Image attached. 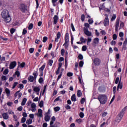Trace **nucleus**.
Listing matches in <instances>:
<instances>
[{
  "label": "nucleus",
  "mask_w": 127,
  "mask_h": 127,
  "mask_svg": "<svg viewBox=\"0 0 127 127\" xmlns=\"http://www.w3.org/2000/svg\"><path fill=\"white\" fill-rule=\"evenodd\" d=\"M1 16L5 23H9L11 21V17L9 15V12L6 9H4L1 12Z\"/></svg>",
  "instance_id": "f257e3e1"
},
{
  "label": "nucleus",
  "mask_w": 127,
  "mask_h": 127,
  "mask_svg": "<svg viewBox=\"0 0 127 127\" xmlns=\"http://www.w3.org/2000/svg\"><path fill=\"white\" fill-rule=\"evenodd\" d=\"M97 99L101 105H105L108 102V97L105 94L99 95Z\"/></svg>",
  "instance_id": "f03ea898"
},
{
  "label": "nucleus",
  "mask_w": 127,
  "mask_h": 127,
  "mask_svg": "<svg viewBox=\"0 0 127 127\" xmlns=\"http://www.w3.org/2000/svg\"><path fill=\"white\" fill-rule=\"evenodd\" d=\"M64 41L65 43L63 45L64 46H65V48H68V43H69V33L67 32L65 33V35L64 36Z\"/></svg>",
  "instance_id": "7ed1b4c3"
},
{
  "label": "nucleus",
  "mask_w": 127,
  "mask_h": 127,
  "mask_svg": "<svg viewBox=\"0 0 127 127\" xmlns=\"http://www.w3.org/2000/svg\"><path fill=\"white\" fill-rule=\"evenodd\" d=\"M19 9L23 13H24L27 10V6L23 3H21L19 6Z\"/></svg>",
  "instance_id": "20e7f679"
},
{
  "label": "nucleus",
  "mask_w": 127,
  "mask_h": 127,
  "mask_svg": "<svg viewBox=\"0 0 127 127\" xmlns=\"http://www.w3.org/2000/svg\"><path fill=\"white\" fill-rule=\"evenodd\" d=\"M127 106H126L120 112L119 114V117L120 118V119H119V122H121V121H122V119L124 118V115H125V112L127 111Z\"/></svg>",
  "instance_id": "39448f33"
},
{
  "label": "nucleus",
  "mask_w": 127,
  "mask_h": 127,
  "mask_svg": "<svg viewBox=\"0 0 127 127\" xmlns=\"http://www.w3.org/2000/svg\"><path fill=\"white\" fill-rule=\"evenodd\" d=\"M46 66V64L44 63L43 65L40 68H39V71L40 72V76L42 77L43 76V70L44 69H45V67Z\"/></svg>",
  "instance_id": "423d86ee"
},
{
  "label": "nucleus",
  "mask_w": 127,
  "mask_h": 127,
  "mask_svg": "<svg viewBox=\"0 0 127 127\" xmlns=\"http://www.w3.org/2000/svg\"><path fill=\"white\" fill-rule=\"evenodd\" d=\"M93 62L95 66H100L101 64V60L98 58L94 59Z\"/></svg>",
  "instance_id": "0eeeda50"
},
{
  "label": "nucleus",
  "mask_w": 127,
  "mask_h": 127,
  "mask_svg": "<svg viewBox=\"0 0 127 127\" xmlns=\"http://www.w3.org/2000/svg\"><path fill=\"white\" fill-rule=\"evenodd\" d=\"M83 32L87 36H91L92 35V33L89 31V30L87 28H83Z\"/></svg>",
  "instance_id": "6e6552de"
},
{
  "label": "nucleus",
  "mask_w": 127,
  "mask_h": 127,
  "mask_svg": "<svg viewBox=\"0 0 127 127\" xmlns=\"http://www.w3.org/2000/svg\"><path fill=\"white\" fill-rule=\"evenodd\" d=\"M16 62L13 61L10 63L9 64V69H14V67L16 66Z\"/></svg>",
  "instance_id": "1a4fd4ad"
},
{
  "label": "nucleus",
  "mask_w": 127,
  "mask_h": 127,
  "mask_svg": "<svg viewBox=\"0 0 127 127\" xmlns=\"http://www.w3.org/2000/svg\"><path fill=\"white\" fill-rule=\"evenodd\" d=\"M109 17L107 15L104 20V26H108L109 25Z\"/></svg>",
  "instance_id": "9d476101"
},
{
  "label": "nucleus",
  "mask_w": 127,
  "mask_h": 127,
  "mask_svg": "<svg viewBox=\"0 0 127 127\" xmlns=\"http://www.w3.org/2000/svg\"><path fill=\"white\" fill-rule=\"evenodd\" d=\"M61 67H62V63H59L58 68L56 71V75H59V73H60V68Z\"/></svg>",
  "instance_id": "9b49d317"
},
{
  "label": "nucleus",
  "mask_w": 127,
  "mask_h": 127,
  "mask_svg": "<svg viewBox=\"0 0 127 127\" xmlns=\"http://www.w3.org/2000/svg\"><path fill=\"white\" fill-rule=\"evenodd\" d=\"M119 26H120V19H117L115 25V30L116 31H118L119 29Z\"/></svg>",
  "instance_id": "f8f14e48"
},
{
  "label": "nucleus",
  "mask_w": 127,
  "mask_h": 127,
  "mask_svg": "<svg viewBox=\"0 0 127 127\" xmlns=\"http://www.w3.org/2000/svg\"><path fill=\"white\" fill-rule=\"evenodd\" d=\"M54 19V22L53 24H57V23L58 22V19H59V17L57 16V15H55L54 17H53Z\"/></svg>",
  "instance_id": "ddd939ff"
},
{
  "label": "nucleus",
  "mask_w": 127,
  "mask_h": 127,
  "mask_svg": "<svg viewBox=\"0 0 127 127\" xmlns=\"http://www.w3.org/2000/svg\"><path fill=\"white\" fill-rule=\"evenodd\" d=\"M61 37V33L60 32H58L57 34V38L55 39V42H58L59 41V39Z\"/></svg>",
  "instance_id": "4468645a"
},
{
  "label": "nucleus",
  "mask_w": 127,
  "mask_h": 127,
  "mask_svg": "<svg viewBox=\"0 0 127 127\" xmlns=\"http://www.w3.org/2000/svg\"><path fill=\"white\" fill-rule=\"evenodd\" d=\"M122 80V78H120L119 81L118 85L117 86V91H119V89H123V82H121V80Z\"/></svg>",
  "instance_id": "2eb2a0df"
},
{
  "label": "nucleus",
  "mask_w": 127,
  "mask_h": 127,
  "mask_svg": "<svg viewBox=\"0 0 127 127\" xmlns=\"http://www.w3.org/2000/svg\"><path fill=\"white\" fill-rule=\"evenodd\" d=\"M31 107L32 108V112H35V111H36V105L35 104V103H32V104L31 105Z\"/></svg>",
  "instance_id": "dca6fc26"
},
{
  "label": "nucleus",
  "mask_w": 127,
  "mask_h": 127,
  "mask_svg": "<svg viewBox=\"0 0 127 127\" xmlns=\"http://www.w3.org/2000/svg\"><path fill=\"white\" fill-rule=\"evenodd\" d=\"M2 118L4 120H8V115L6 113H3L2 114Z\"/></svg>",
  "instance_id": "f3484780"
},
{
  "label": "nucleus",
  "mask_w": 127,
  "mask_h": 127,
  "mask_svg": "<svg viewBox=\"0 0 127 127\" xmlns=\"http://www.w3.org/2000/svg\"><path fill=\"white\" fill-rule=\"evenodd\" d=\"M28 80L29 82H31V83H32V82H33V81H34V80H35V78H34V76L32 75H30L29 76V77H28Z\"/></svg>",
  "instance_id": "a211bd4d"
},
{
  "label": "nucleus",
  "mask_w": 127,
  "mask_h": 127,
  "mask_svg": "<svg viewBox=\"0 0 127 127\" xmlns=\"http://www.w3.org/2000/svg\"><path fill=\"white\" fill-rule=\"evenodd\" d=\"M38 117H39V118H42V109H39L38 110Z\"/></svg>",
  "instance_id": "6ab92c4d"
},
{
  "label": "nucleus",
  "mask_w": 127,
  "mask_h": 127,
  "mask_svg": "<svg viewBox=\"0 0 127 127\" xmlns=\"http://www.w3.org/2000/svg\"><path fill=\"white\" fill-rule=\"evenodd\" d=\"M19 66L20 68H24L25 66V62H22L21 64H20V65H18L17 67V69L18 70V68H19Z\"/></svg>",
  "instance_id": "aec40b11"
},
{
  "label": "nucleus",
  "mask_w": 127,
  "mask_h": 127,
  "mask_svg": "<svg viewBox=\"0 0 127 127\" xmlns=\"http://www.w3.org/2000/svg\"><path fill=\"white\" fill-rule=\"evenodd\" d=\"M5 92L8 97V96L10 95V90L8 88H6L5 89Z\"/></svg>",
  "instance_id": "412c9836"
},
{
  "label": "nucleus",
  "mask_w": 127,
  "mask_h": 127,
  "mask_svg": "<svg viewBox=\"0 0 127 127\" xmlns=\"http://www.w3.org/2000/svg\"><path fill=\"white\" fill-rule=\"evenodd\" d=\"M33 91L36 93H39V92H40V88L38 87H34Z\"/></svg>",
  "instance_id": "4be33fe9"
},
{
  "label": "nucleus",
  "mask_w": 127,
  "mask_h": 127,
  "mask_svg": "<svg viewBox=\"0 0 127 127\" xmlns=\"http://www.w3.org/2000/svg\"><path fill=\"white\" fill-rule=\"evenodd\" d=\"M77 96L78 98L82 97V91L80 90H77Z\"/></svg>",
  "instance_id": "5701e85b"
},
{
  "label": "nucleus",
  "mask_w": 127,
  "mask_h": 127,
  "mask_svg": "<svg viewBox=\"0 0 127 127\" xmlns=\"http://www.w3.org/2000/svg\"><path fill=\"white\" fill-rule=\"evenodd\" d=\"M76 95L74 94L71 96V100L72 101V102H76Z\"/></svg>",
  "instance_id": "b1692460"
},
{
  "label": "nucleus",
  "mask_w": 127,
  "mask_h": 127,
  "mask_svg": "<svg viewBox=\"0 0 127 127\" xmlns=\"http://www.w3.org/2000/svg\"><path fill=\"white\" fill-rule=\"evenodd\" d=\"M45 122H49L50 121V117L48 115H46L45 117Z\"/></svg>",
  "instance_id": "393cba45"
},
{
  "label": "nucleus",
  "mask_w": 127,
  "mask_h": 127,
  "mask_svg": "<svg viewBox=\"0 0 127 127\" xmlns=\"http://www.w3.org/2000/svg\"><path fill=\"white\" fill-rule=\"evenodd\" d=\"M33 75L35 80H36V78H37V76H38V72H37V71H34L33 73Z\"/></svg>",
  "instance_id": "a878e982"
},
{
  "label": "nucleus",
  "mask_w": 127,
  "mask_h": 127,
  "mask_svg": "<svg viewBox=\"0 0 127 127\" xmlns=\"http://www.w3.org/2000/svg\"><path fill=\"white\" fill-rule=\"evenodd\" d=\"M87 39H84L83 37H81L80 38V41H81V43H86V41Z\"/></svg>",
  "instance_id": "bb28decb"
},
{
  "label": "nucleus",
  "mask_w": 127,
  "mask_h": 127,
  "mask_svg": "<svg viewBox=\"0 0 127 127\" xmlns=\"http://www.w3.org/2000/svg\"><path fill=\"white\" fill-rule=\"evenodd\" d=\"M27 99L26 98H23L22 102H21V106H24L25 104H26V101Z\"/></svg>",
  "instance_id": "cd10ccee"
},
{
  "label": "nucleus",
  "mask_w": 127,
  "mask_h": 127,
  "mask_svg": "<svg viewBox=\"0 0 127 127\" xmlns=\"http://www.w3.org/2000/svg\"><path fill=\"white\" fill-rule=\"evenodd\" d=\"M93 43L94 44H98L99 43V38H95L93 40Z\"/></svg>",
  "instance_id": "c85d7f7f"
},
{
  "label": "nucleus",
  "mask_w": 127,
  "mask_h": 127,
  "mask_svg": "<svg viewBox=\"0 0 127 127\" xmlns=\"http://www.w3.org/2000/svg\"><path fill=\"white\" fill-rule=\"evenodd\" d=\"M26 124H27V125H31V124H32V120L29 119L26 121Z\"/></svg>",
  "instance_id": "c756f323"
},
{
  "label": "nucleus",
  "mask_w": 127,
  "mask_h": 127,
  "mask_svg": "<svg viewBox=\"0 0 127 127\" xmlns=\"http://www.w3.org/2000/svg\"><path fill=\"white\" fill-rule=\"evenodd\" d=\"M76 123H77V124H79V125H80V124H82V120L81 118H79L78 119H76L75 120Z\"/></svg>",
  "instance_id": "7c9ffc66"
},
{
  "label": "nucleus",
  "mask_w": 127,
  "mask_h": 127,
  "mask_svg": "<svg viewBox=\"0 0 127 127\" xmlns=\"http://www.w3.org/2000/svg\"><path fill=\"white\" fill-rule=\"evenodd\" d=\"M8 72H9L8 69L6 68L3 71V75H7V74H8Z\"/></svg>",
  "instance_id": "2f4dec72"
},
{
  "label": "nucleus",
  "mask_w": 127,
  "mask_h": 127,
  "mask_svg": "<svg viewBox=\"0 0 127 127\" xmlns=\"http://www.w3.org/2000/svg\"><path fill=\"white\" fill-rule=\"evenodd\" d=\"M18 84V82H15L13 83L12 89H15V87L17 86Z\"/></svg>",
  "instance_id": "473e14b6"
},
{
  "label": "nucleus",
  "mask_w": 127,
  "mask_h": 127,
  "mask_svg": "<svg viewBox=\"0 0 127 127\" xmlns=\"http://www.w3.org/2000/svg\"><path fill=\"white\" fill-rule=\"evenodd\" d=\"M58 1V0H52V3H53V6H56V2Z\"/></svg>",
  "instance_id": "72a5a7b5"
},
{
  "label": "nucleus",
  "mask_w": 127,
  "mask_h": 127,
  "mask_svg": "<svg viewBox=\"0 0 127 127\" xmlns=\"http://www.w3.org/2000/svg\"><path fill=\"white\" fill-rule=\"evenodd\" d=\"M48 64L49 65V66H52V64H53V60H49Z\"/></svg>",
  "instance_id": "f704fd0d"
},
{
  "label": "nucleus",
  "mask_w": 127,
  "mask_h": 127,
  "mask_svg": "<svg viewBox=\"0 0 127 127\" xmlns=\"http://www.w3.org/2000/svg\"><path fill=\"white\" fill-rule=\"evenodd\" d=\"M55 112H59L60 111V107L57 106L54 108Z\"/></svg>",
  "instance_id": "c9c22d12"
},
{
  "label": "nucleus",
  "mask_w": 127,
  "mask_h": 127,
  "mask_svg": "<svg viewBox=\"0 0 127 127\" xmlns=\"http://www.w3.org/2000/svg\"><path fill=\"white\" fill-rule=\"evenodd\" d=\"M79 116L80 118H81V119H83V118H84V117L85 116V114L83 112H80L79 114Z\"/></svg>",
  "instance_id": "e433bc0d"
},
{
  "label": "nucleus",
  "mask_w": 127,
  "mask_h": 127,
  "mask_svg": "<svg viewBox=\"0 0 127 127\" xmlns=\"http://www.w3.org/2000/svg\"><path fill=\"white\" fill-rule=\"evenodd\" d=\"M28 28L29 30H31V29L33 28V24L32 23L30 24Z\"/></svg>",
  "instance_id": "4c0bfd02"
},
{
  "label": "nucleus",
  "mask_w": 127,
  "mask_h": 127,
  "mask_svg": "<svg viewBox=\"0 0 127 127\" xmlns=\"http://www.w3.org/2000/svg\"><path fill=\"white\" fill-rule=\"evenodd\" d=\"M64 108L66 109V110H71V106L68 104L65 105Z\"/></svg>",
  "instance_id": "58836bf2"
},
{
  "label": "nucleus",
  "mask_w": 127,
  "mask_h": 127,
  "mask_svg": "<svg viewBox=\"0 0 127 127\" xmlns=\"http://www.w3.org/2000/svg\"><path fill=\"white\" fill-rule=\"evenodd\" d=\"M51 55L52 56V59H54V58H55V54L54 53V52L52 51L51 52Z\"/></svg>",
  "instance_id": "ea45409f"
},
{
  "label": "nucleus",
  "mask_w": 127,
  "mask_h": 127,
  "mask_svg": "<svg viewBox=\"0 0 127 127\" xmlns=\"http://www.w3.org/2000/svg\"><path fill=\"white\" fill-rule=\"evenodd\" d=\"M18 88H19V89H23V88H24V85H23V84L20 83L18 85Z\"/></svg>",
  "instance_id": "a19ab883"
},
{
  "label": "nucleus",
  "mask_w": 127,
  "mask_h": 127,
  "mask_svg": "<svg viewBox=\"0 0 127 127\" xmlns=\"http://www.w3.org/2000/svg\"><path fill=\"white\" fill-rule=\"evenodd\" d=\"M47 40H48V38L47 37L45 36L43 37V42H44V43H45V42H46V41H47Z\"/></svg>",
  "instance_id": "79ce46f5"
},
{
  "label": "nucleus",
  "mask_w": 127,
  "mask_h": 127,
  "mask_svg": "<svg viewBox=\"0 0 127 127\" xmlns=\"http://www.w3.org/2000/svg\"><path fill=\"white\" fill-rule=\"evenodd\" d=\"M39 83H40V84H41L42 83H43V82H44V80H43V77H40L38 80Z\"/></svg>",
  "instance_id": "37998d69"
},
{
  "label": "nucleus",
  "mask_w": 127,
  "mask_h": 127,
  "mask_svg": "<svg viewBox=\"0 0 127 127\" xmlns=\"http://www.w3.org/2000/svg\"><path fill=\"white\" fill-rule=\"evenodd\" d=\"M40 108H43L44 106L43 100H41L39 105Z\"/></svg>",
  "instance_id": "c03bdc74"
},
{
  "label": "nucleus",
  "mask_w": 127,
  "mask_h": 127,
  "mask_svg": "<svg viewBox=\"0 0 127 127\" xmlns=\"http://www.w3.org/2000/svg\"><path fill=\"white\" fill-rule=\"evenodd\" d=\"M46 87H47V84H46L44 86V89L42 93V96L44 95V93H45V91L46 90Z\"/></svg>",
  "instance_id": "a18cd8bd"
},
{
  "label": "nucleus",
  "mask_w": 127,
  "mask_h": 127,
  "mask_svg": "<svg viewBox=\"0 0 127 127\" xmlns=\"http://www.w3.org/2000/svg\"><path fill=\"white\" fill-rule=\"evenodd\" d=\"M87 50V46L86 45H84V46H83L82 47V51H86Z\"/></svg>",
  "instance_id": "49530a36"
},
{
  "label": "nucleus",
  "mask_w": 127,
  "mask_h": 127,
  "mask_svg": "<svg viewBox=\"0 0 127 127\" xmlns=\"http://www.w3.org/2000/svg\"><path fill=\"white\" fill-rule=\"evenodd\" d=\"M1 80L2 81H6L7 80V78H6V76L4 75H2L1 76Z\"/></svg>",
  "instance_id": "de8ad7c7"
},
{
  "label": "nucleus",
  "mask_w": 127,
  "mask_h": 127,
  "mask_svg": "<svg viewBox=\"0 0 127 127\" xmlns=\"http://www.w3.org/2000/svg\"><path fill=\"white\" fill-rule=\"evenodd\" d=\"M78 59H79V60H83V59H84V57H83V55H82V54H80L78 55Z\"/></svg>",
  "instance_id": "09e8293b"
},
{
  "label": "nucleus",
  "mask_w": 127,
  "mask_h": 127,
  "mask_svg": "<svg viewBox=\"0 0 127 127\" xmlns=\"http://www.w3.org/2000/svg\"><path fill=\"white\" fill-rule=\"evenodd\" d=\"M15 75H16L17 77H19V76H20V72L19 71L17 70L15 72Z\"/></svg>",
  "instance_id": "8fccbe9b"
},
{
  "label": "nucleus",
  "mask_w": 127,
  "mask_h": 127,
  "mask_svg": "<svg viewBox=\"0 0 127 127\" xmlns=\"http://www.w3.org/2000/svg\"><path fill=\"white\" fill-rule=\"evenodd\" d=\"M10 32L11 34H13V33H14V32H15V29L12 28L10 30Z\"/></svg>",
  "instance_id": "3c124183"
},
{
  "label": "nucleus",
  "mask_w": 127,
  "mask_h": 127,
  "mask_svg": "<svg viewBox=\"0 0 127 127\" xmlns=\"http://www.w3.org/2000/svg\"><path fill=\"white\" fill-rule=\"evenodd\" d=\"M84 65V62L83 61H81L79 63V67H83Z\"/></svg>",
  "instance_id": "603ef678"
},
{
  "label": "nucleus",
  "mask_w": 127,
  "mask_h": 127,
  "mask_svg": "<svg viewBox=\"0 0 127 127\" xmlns=\"http://www.w3.org/2000/svg\"><path fill=\"white\" fill-rule=\"evenodd\" d=\"M113 40H117V38H118V36H117V34H114L113 35Z\"/></svg>",
  "instance_id": "864d4df0"
},
{
  "label": "nucleus",
  "mask_w": 127,
  "mask_h": 127,
  "mask_svg": "<svg viewBox=\"0 0 127 127\" xmlns=\"http://www.w3.org/2000/svg\"><path fill=\"white\" fill-rule=\"evenodd\" d=\"M125 26V24L123 22H121L120 23V29L123 28Z\"/></svg>",
  "instance_id": "5fc2aeb1"
},
{
  "label": "nucleus",
  "mask_w": 127,
  "mask_h": 127,
  "mask_svg": "<svg viewBox=\"0 0 127 127\" xmlns=\"http://www.w3.org/2000/svg\"><path fill=\"white\" fill-rule=\"evenodd\" d=\"M71 29L72 30V31H75V27H74V24H73V23H71Z\"/></svg>",
  "instance_id": "6e6d98bb"
},
{
  "label": "nucleus",
  "mask_w": 127,
  "mask_h": 127,
  "mask_svg": "<svg viewBox=\"0 0 127 127\" xmlns=\"http://www.w3.org/2000/svg\"><path fill=\"white\" fill-rule=\"evenodd\" d=\"M62 75H63V74H62V72H60V74L58 76L57 81L61 78V77H62Z\"/></svg>",
  "instance_id": "4d7b16f0"
},
{
  "label": "nucleus",
  "mask_w": 127,
  "mask_h": 127,
  "mask_svg": "<svg viewBox=\"0 0 127 127\" xmlns=\"http://www.w3.org/2000/svg\"><path fill=\"white\" fill-rule=\"evenodd\" d=\"M67 77H72V76H73V73L71 72H68L67 73Z\"/></svg>",
  "instance_id": "13d9d810"
},
{
  "label": "nucleus",
  "mask_w": 127,
  "mask_h": 127,
  "mask_svg": "<svg viewBox=\"0 0 127 127\" xmlns=\"http://www.w3.org/2000/svg\"><path fill=\"white\" fill-rule=\"evenodd\" d=\"M107 115H108V112H103L102 113V117H103L104 118V117H106Z\"/></svg>",
  "instance_id": "bf43d9fd"
},
{
  "label": "nucleus",
  "mask_w": 127,
  "mask_h": 127,
  "mask_svg": "<svg viewBox=\"0 0 127 127\" xmlns=\"http://www.w3.org/2000/svg\"><path fill=\"white\" fill-rule=\"evenodd\" d=\"M113 94H116V92H117V86H114L113 88Z\"/></svg>",
  "instance_id": "052dcab7"
},
{
  "label": "nucleus",
  "mask_w": 127,
  "mask_h": 127,
  "mask_svg": "<svg viewBox=\"0 0 127 127\" xmlns=\"http://www.w3.org/2000/svg\"><path fill=\"white\" fill-rule=\"evenodd\" d=\"M86 102V99L84 98H82L80 100V103L81 104H84Z\"/></svg>",
  "instance_id": "680f3d73"
},
{
  "label": "nucleus",
  "mask_w": 127,
  "mask_h": 127,
  "mask_svg": "<svg viewBox=\"0 0 127 127\" xmlns=\"http://www.w3.org/2000/svg\"><path fill=\"white\" fill-rule=\"evenodd\" d=\"M65 53V50L63 49L61 50V55L62 56H64V54Z\"/></svg>",
  "instance_id": "e2e57ef3"
},
{
  "label": "nucleus",
  "mask_w": 127,
  "mask_h": 127,
  "mask_svg": "<svg viewBox=\"0 0 127 127\" xmlns=\"http://www.w3.org/2000/svg\"><path fill=\"white\" fill-rule=\"evenodd\" d=\"M81 20L82 21H84L85 20V15L84 14L81 15Z\"/></svg>",
  "instance_id": "0e129e2a"
},
{
  "label": "nucleus",
  "mask_w": 127,
  "mask_h": 127,
  "mask_svg": "<svg viewBox=\"0 0 127 127\" xmlns=\"http://www.w3.org/2000/svg\"><path fill=\"white\" fill-rule=\"evenodd\" d=\"M116 61H117V60H119L120 59V54H116Z\"/></svg>",
  "instance_id": "69168bd1"
},
{
  "label": "nucleus",
  "mask_w": 127,
  "mask_h": 127,
  "mask_svg": "<svg viewBox=\"0 0 127 127\" xmlns=\"http://www.w3.org/2000/svg\"><path fill=\"white\" fill-rule=\"evenodd\" d=\"M29 52L30 53H33V52H34V48H31L30 49H29Z\"/></svg>",
  "instance_id": "338daca9"
},
{
  "label": "nucleus",
  "mask_w": 127,
  "mask_h": 127,
  "mask_svg": "<svg viewBox=\"0 0 127 127\" xmlns=\"http://www.w3.org/2000/svg\"><path fill=\"white\" fill-rule=\"evenodd\" d=\"M111 44L112 46H114L115 44H117V42H116V41L113 40L111 42Z\"/></svg>",
  "instance_id": "774afa93"
}]
</instances>
